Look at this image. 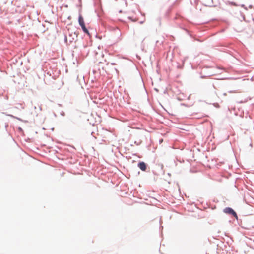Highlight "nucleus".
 <instances>
[{"label": "nucleus", "mask_w": 254, "mask_h": 254, "mask_svg": "<svg viewBox=\"0 0 254 254\" xmlns=\"http://www.w3.org/2000/svg\"><path fill=\"white\" fill-rule=\"evenodd\" d=\"M224 212L226 214H231L236 218H237V215L236 213L230 207H227L225 208L224 210Z\"/></svg>", "instance_id": "f03ea898"}, {"label": "nucleus", "mask_w": 254, "mask_h": 254, "mask_svg": "<svg viewBox=\"0 0 254 254\" xmlns=\"http://www.w3.org/2000/svg\"><path fill=\"white\" fill-rule=\"evenodd\" d=\"M78 22H79V25L81 27L83 31L85 33L87 34L88 35H89V32L85 26L84 19H83L82 16L81 15H79V16Z\"/></svg>", "instance_id": "f257e3e1"}, {"label": "nucleus", "mask_w": 254, "mask_h": 254, "mask_svg": "<svg viewBox=\"0 0 254 254\" xmlns=\"http://www.w3.org/2000/svg\"><path fill=\"white\" fill-rule=\"evenodd\" d=\"M138 167L142 171H145L146 169V165L143 162H139L138 164Z\"/></svg>", "instance_id": "7ed1b4c3"}, {"label": "nucleus", "mask_w": 254, "mask_h": 254, "mask_svg": "<svg viewBox=\"0 0 254 254\" xmlns=\"http://www.w3.org/2000/svg\"><path fill=\"white\" fill-rule=\"evenodd\" d=\"M112 65H115V64H115V63H112Z\"/></svg>", "instance_id": "20e7f679"}]
</instances>
